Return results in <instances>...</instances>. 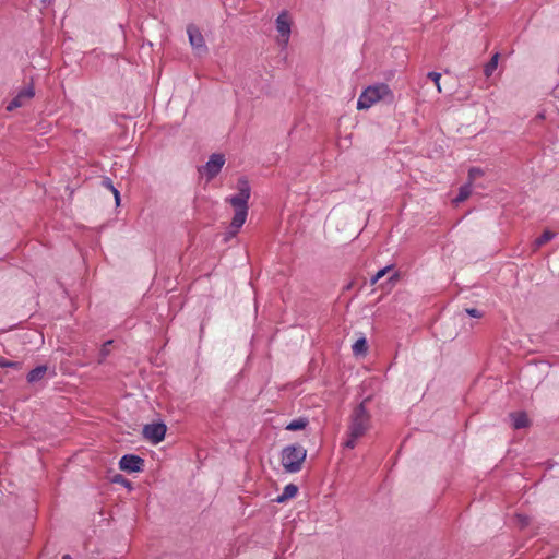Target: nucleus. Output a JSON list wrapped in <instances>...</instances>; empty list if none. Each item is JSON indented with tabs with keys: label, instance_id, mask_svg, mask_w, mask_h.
Here are the masks:
<instances>
[{
	"label": "nucleus",
	"instance_id": "obj_1",
	"mask_svg": "<svg viewBox=\"0 0 559 559\" xmlns=\"http://www.w3.org/2000/svg\"><path fill=\"white\" fill-rule=\"evenodd\" d=\"M237 189V194L226 199V202H228L235 211L234 217L230 223L231 230L229 233L231 236H235L238 233V230L242 227L247 219L248 201L251 195L249 182L243 178H240L238 180Z\"/></svg>",
	"mask_w": 559,
	"mask_h": 559
},
{
	"label": "nucleus",
	"instance_id": "obj_2",
	"mask_svg": "<svg viewBox=\"0 0 559 559\" xmlns=\"http://www.w3.org/2000/svg\"><path fill=\"white\" fill-rule=\"evenodd\" d=\"M366 402H361L350 415V423L348 425V439L345 442V447L349 449H354L356 442L359 438L365 436V433L370 428L371 416L366 408Z\"/></svg>",
	"mask_w": 559,
	"mask_h": 559
},
{
	"label": "nucleus",
	"instance_id": "obj_3",
	"mask_svg": "<svg viewBox=\"0 0 559 559\" xmlns=\"http://www.w3.org/2000/svg\"><path fill=\"white\" fill-rule=\"evenodd\" d=\"M392 99L393 94L386 84H377L368 86L360 94L357 102V109L364 110L369 109L380 100Z\"/></svg>",
	"mask_w": 559,
	"mask_h": 559
},
{
	"label": "nucleus",
	"instance_id": "obj_4",
	"mask_svg": "<svg viewBox=\"0 0 559 559\" xmlns=\"http://www.w3.org/2000/svg\"><path fill=\"white\" fill-rule=\"evenodd\" d=\"M307 451L299 444L287 445L282 450L281 463L285 472L297 473L301 469Z\"/></svg>",
	"mask_w": 559,
	"mask_h": 559
},
{
	"label": "nucleus",
	"instance_id": "obj_5",
	"mask_svg": "<svg viewBox=\"0 0 559 559\" xmlns=\"http://www.w3.org/2000/svg\"><path fill=\"white\" fill-rule=\"evenodd\" d=\"M292 23V19L287 11H283L276 19V31L278 32L277 41L283 47H285L289 41Z\"/></svg>",
	"mask_w": 559,
	"mask_h": 559
},
{
	"label": "nucleus",
	"instance_id": "obj_6",
	"mask_svg": "<svg viewBox=\"0 0 559 559\" xmlns=\"http://www.w3.org/2000/svg\"><path fill=\"white\" fill-rule=\"evenodd\" d=\"M187 34L189 37V43H190L191 47L193 48V50L195 51V53L198 56L206 53L207 47L205 45L204 37H203L201 31L199 29V27H197L195 25H192V24L188 25Z\"/></svg>",
	"mask_w": 559,
	"mask_h": 559
},
{
	"label": "nucleus",
	"instance_id": "obj_7",
	"mask_svg": "<svg viewBox=\"0 0 559 559\" xmlns=\"http://www.w3.org/2000/svg\"><path fill=\"white\" fill-rule=\"evenodd\" d=\"M35 96L33 84L23 87L16 96L8 104L7 110L12 111L16 108L26 106Z\"/></svg>",
	"mask_w": 559,
	"mask_h": 559
},
{
	"label": "nucleus",
	"instance_id": "obj_8",
	"mask_svg": "<svg viewBox=\"0 0 559 559\" xmlns=\"http://www.w3.org/2000/svg\"><path fill=\"white\" fill-rule=\"evenodd\" d=\"M166 425L163 423L145 425L143 428V436L152 443H159L164 440L166 435Z\"/></svg>",
	"mask_w": 559,
	"mask_h": 559
},
{
	"label": "nucleus",
	"instance_id": "obj_9",
	"mask_svg": "<svg viewBox=\"0 0 559 559\" xmlns=\"http://www.w3.org/2000/svg\"><path fill=\"white\" fill-rule=\"evenodd\" d=\"M143 466L144 460L133 454L123 455L119 461L120 469L128 473L141 472Z\"/></svg>",
	"mask_w": 559,
	"mask_h": 559
},
{
	"label": "nucleus",
	"instance_id": "obj_10",
	"mask_svg": "<svg viewBox=\"0 0 559 559\" xmlns=\"http://www.w3.org/2000/svg\"><path fill=\"white\" fill-rule=\"evenodd\" d=\"M225 164V157L222 154L211 155L209 162L204 166V170L209 179H213L222 169Z\"/></svg>",
	"mask_w": 559,
	"mask_h": 559
},
{
	"label": "nucleus",
	"instance_id": "obj_11",
	"mask_svg": "<svg viewBox=\"0 0 559 559\" xmlns=\"http://www.w3.org/2000/svg\"><path fill=\"white\" fill-rule=\"evenodd\" d=\"M512 418V426L514 429H521L528 426L527 415L523 412L513 413L510 415Z\"/></svg>",
	"mask_w": 559,
	"mask_h": 559
},
{
	"label": "nucleus",
	"instance_id": "obj_12",
	"mask_svg": "<svg viewBox=\"0 0 559 559\" xmlns=\"http://www.w3.org/2000/svg\"><path fill=\"white\" fill-rule=\"evenodd\" d=\"M298 492V487L294 484H288L284 487L282 495H280L275 501L282 503L288 499L294 498Z\"/></svg>",
	"mask_w": 559,
	"mask_h": 559
},
{
	"label": "nucleus",
	"instance_id": "obj_13",
	"mask_svg": "<svg viewBox=\"0 0 559 559\" xmlns=\"http://www.w3.org/2000/svg\"><path fill=\"white\" fill-rule=\"evenodd\" d=\"M46 371H47L46 366L36 367L27 374V381L29 383H35V382L41 380L44 378V376L46 374Z\"/></svg>",
	"mask_w": 559,
	"mask_h": 559
},
{
	"label": "nucleus",
	"instance_id": "obj_14",
	"mask_svg": "<svg viewBox=\"0 0 559 559\" xmlns=\"http://www.w3.org/2000/svg\"><path fill=\"white\" fill-rule=\"evenodd\" d=\"M556 236V233L551 230H545L538 238L534 241V250H537L542 246L546 245L550 240H552Z\"/></svg>",
	"mask_w": 559,
	"mask_h": 559
},
{
	"label": "nucleus",
	"instance_id": "obj_15",
	"mask_svg": "<svg viewBox=\"0 0 559 559\" xmlns=\"http://www.w3.org/2000/svg\"><path fill=\"white\" fill-rule=\"evenodd\" d=\"M499 57L500 55L498 52H496L491 59L489 60V62H487L484 67V74L487 76V78H490L492 75V73L496 71L497 67H498V61H499Z\"/></svg>",
	"mask_w": 559,
	"mask_h": 559
},
{
	"label": "nucleus",
	"instance_id": "obj_16",
	"mask_svg": "<svg viewBox=\"0 0 559 559\" xmlns=\"http://www.w3.org/2000/svg\"><path fill=\"white\" fill-rule=\"evenodd\" d=\"M353 353L356 356L366 355L368 350L367 341L365 337L358 338L352 346Z\"/></svg>",
	"mask_w": 559,
	"mask_h": 559
},
{
	"label": "nucleus",
	"instance_id": "obj_17",
	"mask_svg": "<svg viewBox=\"0 0 559 559\" xmlns=\"http://www.w3.org/2000/svg\"><path fill=\"white\" fill-rule=\"evenodd\" d=\"M472 193V183L468 182L460 188L457 197L453 200L455 203L464 202Z\"/></svg>",
	"mask_w": 559,
	"mask_h": 559
},
{
	"label": "nucleus",
	"instance_id": "obj_18",
	"mask_svg": "<svg viewBox=\"0 0 559 559\" xmlns=\"http://www.w3.org/2000/svg\"><path fill=\"white\" fill-rule=\"evenodd\" d=\"M307 425H308V419L301 417V418L292 420L286 426V429L290 430V431L302 430L307 427Z\"/></svg>",
	"mask_w": 559,
	"mask_h": 559
},
{
	"label": "nucleus",
	"instance_id": "obj_19",
	"mask_svg": "<svg viewBox=\"0 0 559 559\" xmlns=\"http://www.w3.org/2000/svg\"><path fill=\"white\" fill-rule=\"evenodd\" d=\"M392 265H388L383 267L382 270L378 271L374 276L371 278V284L374 285L378 281H380L384 275L389 273V271L392 270Z\"/></svg>",
	"mask_w": 559,
	"mask_h": 559
},
{
	"label": "nucleus",
	"instance_id": "obj_20",
	"mask_svg": "<svg viewBox=\"0 0 559 559\" xmlns=\"http://www.w3.org/2000/svg\"><path fill=\"white\" fill-rule=\"evenodd\" d=\"M0 367L20 369L21 364L19 361L8 360L3 357H0Z\"/></svg>",
	"mask_w": 559,
	"mask_h": 559
},
{
	"label": "nucleus",
	"instance_id": "obj_21",
	"mask_svg": "<svg viewBox=\"0 0 559 559\" xmlns=\"http://www.w3.org/2000/svg\"><path fill=\"white\" fill-rule=\"evenodd\" d=\"M104 186L108 189H110V191L114 193L115 195V200H116V203L119 204L120 202V193L119 191L112 186V182L110 179H106L103 181Z\"/></svg>",
	"mask_w": 559,
	"mask_h": 559
},
{
	"label": "nucleus",
	"instance_id": "obj_22",
	"mask_svg": "<svg viewBox=\"0 0 559 559\" xmlns=\"http://www.w3.org/2000/svg\"><path fill=\"white\" fill-rule=\"evenodd\" d=\"M428 78L436 84L437 91L441 93L442 88L440 85L441 74L438 72H429Z\"/></svg>",
	"mask_w": 559,
	"mask_h": 559
},
{
	"label": "nucleus",
	"instance_id": "obj_23",
	"mask_svg": "<svg viewBox=\"0 0 559 559\" xmlns=\"http://www.w3.org/2000/svg\"><path fill=\"white\" fill-rule=\"evenodd\" d=\"M111 343H112L111 341H108V342H106V343L103 345V347L100 348V353H99L100 358H99V360H98V362H99V364H102V362L105 360V358L109 355L110 350H109V348H108V347H109V345H110Z\"/></svg>",
	"mask_w": 559,
	"mask_h": 559
},
{
	"label": "nucleus",
	"instance_id": "obj_24",
	"mask_svg": "<svg viewBox=\"0 0 559 559\" xmlns=\"http://www.w3.org/2000/svg\"><path fill=\"white\" fill-rule=\"evenodd\" d=\"M466 313L473 318H481L483 313L476 308H467Z\"/></svg>",
	"mask_w": 559,
	"mask_h": 559
},
{
	"label": "nucleus",
	"instance_id": "obj_25",
	"mask_svg": "<svg viewBox=\"0 0 559 559\" xmlns=\"http://www.w3.org/2000/svg\"><path fill=\"white\" fill-rule=\"evenodd\" d=\"M481 175V170L478 169V168H472L469 169L468 171V177H469V182L472 183V181L477 177Z\"/></svg>",
	"mask_w": 559,
	"mask_h": 559
},
{
	"label": "nucleus",
	"instance_id": "obj_26",
	"mask_svg": "<svg viewBox=\"0 0 559 559\" xmlns=\"http://www.w3.org/2000/svg\"><path fill=\"white\" fill-rule=\"evenodd\" d=\"M112 481L124 486H130L129 480H127L122 475H116Z\"/></svg>",
	"mask_w": 559,
	"mask_h": 559
},
{
	"label": "nucleus",
	"instance_id": "obj_27",
	"mask_svg": "<svg viewBox=\"0 0 559 559\" xmlns=\"http://www.w3.org/2000/svg\"><path fill=\"white\" fill-rule=\"evenodd\" d=\"M516 519H518V523L521 527H524L528 524V518L525 516V515H521V514H518L516 515Z\"/></svg>",
	"mask_w": 559,
	"mask_h": 559
},
{
	"label": "nucleus",
	"instance_id": "obj_28",
	"mask_svg": "<svg viewBox=\"0 0 559 559\" xmlns=\"http://www.w3.org/2000/svg\"><path fill=\"white\" fill-rule=\"evenodd\" d=\"M397 278H399V274L394 273L393 275L390 276L389 281L390 282H395V281H397Z\"/></svg>",
	"mask_w": 559,
	"mask_h": 559
},
{
	"label": "nucleus",
	"instance_id": "obj_29",
	"mask_svg": "<svg viewBox=\"0 0 559 559\" xmlns=\"http://www.w3.org/2000/svg\"><path fill=\"white\" fill-rule=\"evenodd\" d=\"M62 559H72V558H71V556H69V555H64V556L62 557Z\"/></svg>",
	"mask_w": 559,
	"mask_h": 559
}]
</instances>
